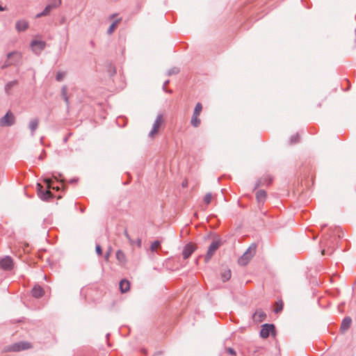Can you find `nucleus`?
<instances>
[{
	"label": "nucleus",
	"mask_w": 356,
	"mask_h": 356,
	"mask_svg": "<svg viewBox=\"0 0 356 356\" xmlns=\"http://www.w3.org/2000/svg\"><path fill=\"white\" fill-rule=\"evenodd\" d=\"M256 253V245H252L249 247V248L245 252V253L238 259V263L241 266L247 265L254 255Z\"/></svg>",
	"instance_id": "f257e3e1"
},
{
	"label": "nucleus",
	"mask_w": 356,
	"mask_h": 356,
	"mask_svg": "<svg viewBox=\"0 0 356 356\" xmlns=\"http://www.w3.org/2000/svg\"><path fill=\"white\" fill-rule=\"evenodd\" d=\"M163 123V118L162 115L159 114L156 116L155 122L153 124L152 129L149 134V136L154 138L159 133V129Z\"/></svg>",
	"instance_id": "f03ea898"
},
{
	"label": "nucleus",
	"mask_w": 356,
	"mask_h": 356,
	"mask_svg": "<svg viewBox=\"0 0 356 356\" xmlns=\"http://www.w3.org/2000/svg\"><path fill=\"white\" fill-rule=\"evenodd\" d=\"M15 118L10 111H8L6 114L0 118V127L11 126L15 123Z\"/></svg>",
	"instance_id": "7ed1b4c3"
},
{
	"label": "nucleus",
	"mask_w": 356,
	"mask_h": 356,
	"mask_svg": "<svg viewBox=\"0 0 356 356\" xmlns=\"http://www.w3.org/2000/svg\"><path fill=\"white\" fill-rule=\"evenodd\" d=\"M220 246V241L218 240L214 241L211 243L205 255L204 259L206 262H208L211 259L215 252L218 249Z\"/></svg>",
	"instance_id": "20e7f679"
},
{
	"label": "nucleus",
	"mask_w": 356,
	"mask_h": 356,
	"mask_svg": "<svg viewBox=\"0 0 356 356\" xmlns=\"http://www.w3.org/2000/svg\"><path fill=\"white\" fill-rule=\"evenodd\" d=\"M32 347V346L31 345V343L29 342H27V341H21V342H19V343H16L15 344H13V346H11L8 350L10 351H20V350H27V349H29Z\"/></svg>",
	"instance_id": "39448f33"
},
{
	"label": "nucleus",
	"mask_w": 356,
	"mask_h": 356,
	"mask_svg": "<svg viewBox=\"0 0 356 356\" xmlns=\"http://www.w3.org/2000/svg\"><path fill=\"white\" fill-rule=\"evenodd\" d=\"M275 330V326L273 324H264L262 325L260 331V336L262 338H267L269 337L270 333H273Z\"/></svg>",
	"instance_id": "423d86ee"
},
{
	"label": "nucleus",
	"mask_w": 356,
	"mask_h": 356,
	"mask_svg": "<svg viewBox=\"0 0 356 356\" xmlns=\"http://www.w3.org/2000/svg\"><path fill=\"white\" fill-rule=\"evenodd\" d=\"M60 3H61V1L60 0H54V1H53L51 5L47 6L46 8L44 9V10L41 13L38 14L36 15V17H40L42 16L47 15L52 8L58 7L60 5Z\"/></svg>",
	"instance_id": "0eeeda50"
},
{
	"label": "nucleus",
	"mask_w": 356,
	"mask_h": 356,
	"mask_svg": "<svg viewBox=\"0 0 356 356\" xmlns=\"http://www.w3.org/2000/svg\"><path fill=\"white\" fill-rule=\"evenodd\" d=\"M196 250V245L193 243H188L186 244L182 251V255L184 259H188L192 253Z\"/></svg>",
	"instance_id": "6e6552de"
},
{
	"label": "nucleus",
	"mask_w": 356,
	"mask_h": 356,
	"mask_svg": "<svg viewBox=\"0 0 356 356\" xmlns=\"http://www.w3.org/2000/svg\"><path fill=\"white\" fill-rule=\"evenodd\" d=\"M266 313L260 309H257L254 314L252 315V319L257 323H260L263 322L266 319Z\"/></svg>",
	"instance_id": "1a4fd4ad"
},
{
	"label": "nucleus",
	"mask_w": 356,
	"mask_h": 356,
	"mask_svg": "<svg viewBox=\"0 0 356 356\" xmlns=\"http://www.w3.org/2000/svg\"><path fill=\"white\" fill-rule=\"evenodd\" d=\"M32 50L38 54L40 53L45 47V42L40 40H33L31 43Z\"/></svg>",
	"instance_id": "9d476101"
},
{
	"label": "nucleus",
	"mask_w": 356,
	"mask_h": 356,
	"mask_svg": "<svg viewBox=\"0 0 356 356\" xmlns=\"http://www.w3.org/2000/svg\"><path fill=\"white\" fill-rule=\"evenodd\" d=\"M0 266L4 270H10L13 266V261L10 257H6L0 261Z\"/></svg>",
	"instance_id": "9b49d317"
},
{
	"label": "nucleus",
	"mask_w": 356,
	"mask_h": 356,
	"mask_svg": "<svg viewBox=\"0 0 356 356\" xmlns=\"http://www.w3.org/2000/svg\"><path fill=\"white\" fill-rule=\"evenodd\" d=\"M45 181L47 184L48 189L46 191V192L44 193H42V195L40 197L43 200H47L51 197V192L49 191V188H52L53 189H56V190L59 189V188L58 186L54 187V186H51V181L50 179H45Z\"/></svg>",
	"instance_id": "f8f14e48"
},
{
	"label": "nucleus",
	"mask_w": 356,
	"mask_h": 356,
	"mask_svg": "<svg viewBox=\"0 0 356 356\" xmlns=\"http://www.w3.org/2000/svg\"><path fill=\"white\" fill-rule=\"evenodd\" d=\"M32 296L35 298H40L44 296V291L39 285H35L31 291Z\"/></svg>",
	"instance_id": "ddd939ff"
},
{
	"label": "nucleus",
	"mask_w": 356,
	"mask_h": 356,
	"mask_svg": "<svg viewBox=\"0 0 356 356\" xmlns=\"http://www.w3.org/2000/svg\"><path fill=\"white\" fill-rule=\"evenodd\" d=\"M352 319L350 317H346L341 323V330L342 332H346V330H348L350 327Z\"/></svg>",
	"instance_id": "4468645a"
},
{
	"label": "nucleus",
	"mask_w": 356,
	"mask_h": 356,
	"mask_svg": "<svg viewBox=\"0 0 356 356\" xmlns=\"http://www.w3.org/2000/svg\"><path fill=\"white\" fill-rule=\"evenodd\" d=\"M39 125V120L37 118L31 119L29 123V128L30 129L32 134L37 129Z\"/></svg>",
	"instance_id": "2eb2a0df"
},
{
	"label": "nucleus",
	"mask_w": 356,
	"mask_h": 356,
	"mask_svg": "<svg viewBox=\"0 0 356 356\" xmlns=\"http://www.w3.org/2000/svg\"><path fill=\"white\" fill-rule=\"evenodd\" d=\"M116 259L120 264L124 265L126 264V255L122 250H118L116 252Z\"/></svg>",
	"instance_id": "dca6fc26"
},
{
	"label": "nucleus",
	"mask_w": 356,
	"mask_h": 356,
	"mask_svg": "<svg viewBox=\"0 0 356 356\" xmlns=\"http://www.w3.org/2000/svg\"><path fill=\"white\" fill-rule=\"evenodd\" d=\"M29 24L26 21L21 20L18 21L16 23V29L18 31H25L28 28Z\"/></svg>",
	"instance_id": "f3484780"
},
{
	"label": "nucleus",
	"mask_w": 356,
	"mask_h": 356,
	"mask_svg": "<svg viewBox=\"0 0 356 356\" xmlns=\"http://www.w3.org/2000/svg\"><path fill=\"white\" fill-rule=\"evenodd\" d=\"M130 284L129 282L127 280H122L120 282V289L122 293L127 292L129 290Z\"/></svg>",
	"instance_id": "a211bd4d"
},
{
	"label": "nucleus",
	"mask_w": 356,
	"mask_h": 356,
	"mask_svg": "<svg viewBox=\"0 0 356 356\" xmlns=\"http://www.w3.org/2000/svg\"><path fill=\"white\" fill-rule=\"evenodd\" d=\"M121 22V18H119L116 20H115L112 24L110 26V27L108 28L107 32H108V34L111 35L112 34L114 31L116 29L118 24Z\"/></svg>",
	"instance_id": "6ab92c4d"
},
{
	"label": "nucleus",
	"mask_w": 356,
	"mask_h": 356,
	"mask_svg": "<svg viewBox=\"0 0 356 356\" xmlns=\"http://www.w3.org/2000/svg\"><path fill=\"white\" fill-rule=\"evenodd\" d=\"M221 277L223 282L229 280L231 277V270L229 269H224L221 273Z\"/></svg>",
	"instance_id": "aec40b11"
},
{
	"label": "nucleus",
	"mask_w": 356,
	"mask_h": 356,
	"mask_svg": "<svg viewBox=\"0 0 356 356\" xmlns=\"http://www.w3.org/2000/svg\"><path fill=\"white\" fill-rule=\"evenodd\" d=\"M266 194L264 191H258L256 193V198L258 202H263L266 199Z\"/></svg>",
	"instance_id": "412c9836"
},
{
	"label": "nucleus",
	"mask_w": 356,
	"mask_h": 356,
	"mask_svg": "<svg viewBox=\"0 0 356 356\" xmlns=\"http://www.w3.org/2000/svg\"><path fill=\"white\" fill-rule=\"evenodd\" d=\"M191 122L194 127H199V125L200 124V120L199 118V116L193 115Z\"/></svg>",
	"instance_id": "4be33fe9"
},
{
	"label": "nucleus",
	"mask_w": 356,
	"mask_h": 356,
	"mask_svg": "<svg viewBox=\"0 0 356 356\" xmlns=\"http://www.w3.org/2000/svg\"><path fill=\"white\" fill-rule=\"evenodd\" d=\"M202 104L201 103H197L195 105V109H194L193 115L200 116V113L202 112Z\"/></svg>",
	"instance_id": "5701e85b"
},
{
	"label": "nucleus",
	"mask_w": 356,
	"mask_h": 356,
	"mask_svg": "<svg viewBox=\"0 0 356 356\" xmlns=\"http://www.w3.org/2000/svg\"><path fill=\"white\" fill-rule=\"evenodd\" d=\"M212 199H213V196H212L211 193H208L204 195L203 200H204V202L207 205H209L211 202Z\"/></svg>",
	"instance_id": "b1692460"
},
{
	"label": "nucleus",
	"mask_w": 356,
	"mask_h": 356,
	"mask_svg": "<svg viewBox=\"0 0 356 356\" xmlns=\"http://www.w3.org/2000/svg\"><path fill=\"white\" fill-rule=\"evenodd\" d=\"M283 309V302L282 301L275 302V312L279 313Z\"/></svg>",
	"instance_id": "393cba45"
},
{
	"label": "nucleus",
	"mask_w": 356,
	"mask_h": 356,
	"mask_svg": "<svg viewBox=\"0 0 356 356\" xmlns=\"http://www.w3.org/2000/svg\"><path fill=\"white\" fill-rule=\"evenodd\" d=\"M67 88L66 86H63L61 90V93L63 99H65L66 103H68V97L67 95Z\"/></svg>",
	"instance_id": "a878e982"
},
{
	"label": "nucleus",
	"mask_w": 356,
	"mask_h": 356,
	"mask_svg": "<svg viewBox=\"0 0 356 356\" xmlns=\"http://www.w3.org/2000/svg\"><path fill=\"white\" fill-rule=\"evenodd\" d=\"M111 253H112V248L109 247L104 255V259H105L106 261H108L109 258L111 255Z\"/></svg>",
	"instance_id": "bb28decb"
},
{
	"label": "nucleus",
	"mask_w": 356,
	"mask_h": 356,
	"mask_svg": "<svg viewBox=\"0 0 356 356\" xmlns=\"http://www.w3.org/2000/svg\"><path fill=\"white\" fill-rule=\"evenodd\" d=\"M159 246H160V242L158 241H156L152 243L150 249L152 251H155Z\"/></svg>",
	"instance_id": "cd10ccee"
},
{
	"label": "nucleus",
	"mask_w": 356,
	"mask_h": 356,
	"mask_svg": "<svg viewBox=\"0 0 356 356\" xmlns=\"http://www.w3.org/2000/svg\"><path fill=\"white\" fill-rule=\"evenodd\" d=\"M13 56H15L17 59L20 58L21 55L19 52L14 51L8 54V58H11Z\"/></svg>",
	"instance_id": "c85d7f7f"
},
{
	"label": "nucleus",
	"mask_w": 356,
	"mask_h": 356,
	"mask_svg": "<svg viewBox=\"0 0 356 356\" xmlns=\"http://www.w3.org/2000/svg\"><path fill=\"white\" fill-rule=\"evenodd\" d=\"M65 75V73H64V72H58L56 74V80L58 81H62L63 79L64 78Z\"/></svg>",
	"instance_id": "c756f323"
},
{
	"label": "nucleus",
	"mask_w": 356,
	"mask_h": 356,
	"mask_svg": "<svg viewBox=\"0 0 356 356\" xmlns=\"http://www.w3.org/2000/svg\"><path fill=\"white\" fill-rule=\"evenodd\" d=\"M43 188V186L40 184H37V190H38V195L41 197V195H42V189Z\"/></svg>",
	"instance_id": "7c9ffc66"
},
{
	"label": "nucleus",
	"mask_w": 356,
	"mask_h": 356,
	"mask_svg": "<svg viewBox=\"0 0 356 356\" xmlns=\"http://www.w3.org/2000/svg\"><path fill=\"white\" fill-rule=\"evenodd\" d=\"M95 250L97 254H98L99 255H101L102 254V249L99 245H96Z\"/></svg>",
	"instance_id": "2f4dec72"
},
{
	"label": "nucleus",
	"mask_w": 356,
	"mask_h": 356,
	"mask_svg": "<svg viewBox=\"0 0 356 356\" xmlns=\"http://www.w3.org/2000/svg\"><path fill=\"white\" fill-rule=\"evenodd\" d=\"M226 351H227L229 354H230V355H236V352H235V350H234L233 348H226Z\"/></svg>",
	"instance_id": "473e14b6"
},
{
	"label": "nucleus",
	"mask_w": 356,
	"mask_h": 356,
	"mask_svg": "<svg viewBox=\"0 0 356 356\" xmlns=\"http://www.w3.org/2000/svg\"><path fill=\"white\" fill-rule=\"evenodd\" d=\"M124 235H125V236L127 237V238L130 241V243H131V244H133V243H134V242H133V241L130 238V236H129V235L128 234V233H127V231H125V232H124Z\"/></svg>",
	"instance_id": "72a5a7b5"
},
{
	"label": "nucleus",
	"mask_w": 356,
	"mask_h": 356,
	"mask_svg": "<svg viewBox=\"0 0 356 356\" xmlns=\"http://www.w3.org/2000/svg\"><path fill=\"white\" fill-rule=\"evenodd\" d=\"M136 243H137L138 246L140 247V244H141V240L140 238H138Z\"/></svg>",
	"instance_id": "f704fd0d"
},
{
	"label": "nucleus",
	"mask_w": 356,
	"mask_h": 356,
	"mask_svg": "<svg viewBox=\"0 0 356 356\" xmlns=\"http://www.w3.org/2000/svg\"><path fill=\"white\" fill-rule=\"evenodd\" d=\"M5 9L1 7V6L0 5V11H3Z\"/></svg>",
	"instance_id": "c9c22d12"
},
{
	"label": "nucleus",
	"mask_w": 356,
	"mask_h": 356,
	"mask_svg": "<svg viewBox=\"0 0 356 356\" xmlns=\"http://www.w3.org/2000/svg\"><path fill=\"white\" fill-rule=\"evenodd\" d=\"M321 254H322L323 255H324V254H325V250H323L321 251Z\"/></svg>",
	"instance_id": "e433bc0d"
},
{
	"label": "nucleus",
	"mask_w": 356,
	"mask_h": 356,
	"mask_svg": "<svg viewBox=\"0 0 356 356\" xmlns=\"http://www.w3.org/2000/svg\"><path fill=\"white\" fill-rule=\"evenodd\" d=\"M115 15H113L111 17V18H112V19H113V18H114Z\"/></svg>",
	"instance_id": "4c0bfd02"
}]
</instances>
